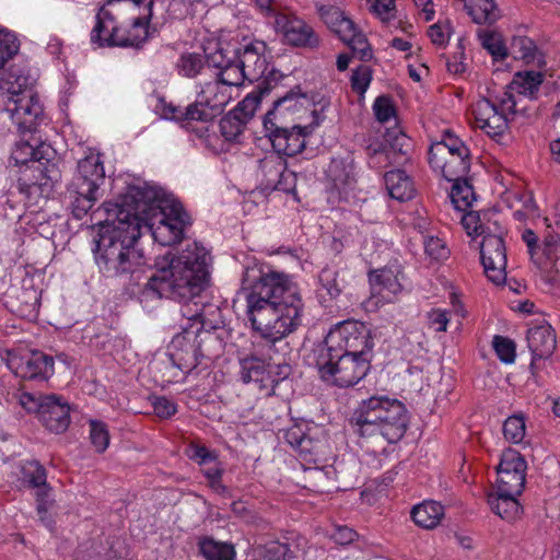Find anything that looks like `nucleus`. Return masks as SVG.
Instances as JSON below:
<instances>
[{"label":"nucleus","instance_id":"46","mask_svg":"<svg viewBox=\"0 0 560 560\" xmlns=\"http://www.w3.org/2000/svg\"><path fill=\"white\" fill-rule=\"evenodd\" d=\"M481 45L494 59H504L508 55L502 37L499 33L483 31L479 33Z\"/></svg>","mask_w":560,"mask_h":560},{"label":"nucleus","instance_id":"32","mask_svg":"<svg viewBox=\"0 0 560 560\" xmlns=\"http://www.w3.org/2000/svg\"><path fill=\"white\" fill-rule=\"evenodd\" d=\"M464 8L476 24H493L501 16L493 0H464Z\"/></svg>","mask_w":560,"mask_h":560},{"label":"nucleus","instance_id":"59","mask_svg":"<svg viewBox=\"0 0 560 560\" xmlns=\"http://www.w3.org/2000/svg\"><path fill=\"white\" fill-rule=\"evenodd\" d=\"M189 451V458L200 466L212 464L218 459L217 453L214 451H210L205 445L192 444L190 445Z\"/></svg>","mask_w":560,"mask_h":560},{"label":"nucleus","instance_id":"57","mask_svg":"<svg viewBox=\"0 0 560 560\" xmlns=\"http://www.w3.org/2000/svg\"><path fill=\"white\" fill-rule=\"evenodd\" d=\"M427 322L434 331L444 332L450 322L448 312L443 308H432L427 313Z\"/></svg>","mask_w":560,"mask_h":560},{"label":"nucleus","instance_id":"26","mask_svg":"<svg viewBox=\"0 0 560 560\" xmlns=\"http://www.w3.org/2000/svg\"><path fill=\"white\" fill-rule=\"evenodd\" d=\"M314 130L313 126L292 125L269 138L273 150L280 155L293 156L305 148V138Z\"/></svg>","mask_w":560,"mask_h":560},{"label":"nucleus","instance_id":"4","mask_svg":"<svg viewBox=\"0 0 560 560\" xmlns=\"http://www.w3.org/2000/svg\"><path fill=\"white\" fill-rule=\"evenodd\" d=\"M139 220L119 209L116 220L103 228L97 241L95 261L106 277L133 273L145 265L143 253L137 248Z\"/></svg>","mask_w":560,"mask_h":560},{"label":"nucleus","instance_id":"9","mask_svg":"<svg viewBox=\"0 0 560 560\" xmlns=\"http://www.w3.org/2000/svg\"><path fill=\"white\" fill-rule=\"evenodd\" d=\"M429 164L446 180L463 179L470 170V151L457 137L446 133L429 149Z\"/></svg>","mask_w":560,"mask_h":560},{"label":"nucleus","instance_id":"5","mask_svg":"<svg viewBox=\"0 0 560 560\" xmlns=\"http://www.w3.org/2000/svg\"><path fill=\"white\" fill-rule=\"evenodd\" d=\"M351 423L365 444L385 450L386 444L397 443L404 438L408 425L407 410L395 398L372 396L359 404Z\"/></svg>","mask_w":560,"mask_h":560},{"label":"nucleus","instance_id":"41","mask_svg":"<svg viewBox=\"0 0 560 560\" xmlns=\"http://www.w3.org/2000/svg\"><path fill=\"white\" fill-rule=\"evenodd\" d=\"M206 65L203 55L198 52H184L176 62L178 74L186 78L197 77Z\"/></svg>","mask_w":560,"mask_h":560},{"label":"nucleus","instance_id":"64","mask_svg":"<svg viewBox=\"0 0 560 560\" xmlns=\"http://www.w3.org/2000/svg\"><path fill=\"white\" fill-rule=\"evenodd\" d=\"M192 304L195 306L194 310L190 307V304L187 303L182 307L180 312L184 317H186L188 320L192 322L191 326H195V325L197 326V331H199L203 326L202 307L199 306L198 303H196V302H194Z\"/></svg>","mask_w":560,"mask_h":560},{"label":"nucleus","instance_id":"17","mask_svg":"<svg viewBox=\"0 0 560 560\" xmlns=\"http://www.w3.org/2000/svg\"><path fill=\"white\" fill-rule=\"evenodd\" d=\"M276 31L291 46L316 48L320 39L314 28L293 13L277 12L275 14Z\"/></svg>","mask_w":560,"mask_h":560},{"label":"nucleus","instance_id":"14","mask_svg":"<svg viewBox=\"0 0 560 560\" xmlns=\"http://www.w3.org/2000/svg\"><path fill=\"white\" fill-rule=\"evenodd\" d=\"M236 97L237 93H234L232 88H228L214 78L202 85L196 101L191 103L189 114L192 116L196 114L197 121H210Z\"/></svg>","mask_w":560,"mask_h":560},{"label":"nucleus","instance_id":"19","mask_svg":"<svg viewBox=\"0 0 560 560\" xmlns=\"http://www.w3.org/2000/svg\"><path fill=\"white\" fill-rule=\"evenodd\" d=\"M22 478L28 487L36 489V510L42 522L47 520V513L54 505L51 488L46 482L45 468L36 460L26 462L22 466Z\"/></svg>","mask_w":560,"mask_h":560},{"label":"nucleus","instance_id":"7","mask_svg":"<svg viewBox=\"0 0 560 560\" xmlns=\"http://www.w3.org/2000/svg\"><path fill=\"white\" fill-rule=\"evenodd\" d=\"M104 178L105 171L100 154L92 152L78 162L77 173L67 188L75 218H83L93 208Z\"/></svg>","mask_w":560,"mask_h":560},{"label":"nucleus","instance_id":"31","mask_svg":"<svg viewBox=\"0 0 560 560\" xmlns=\"http://www.w3.org/2000/svg\"><path fill=\"white\" fill-rule=\"evenodd\" d=\"M385 185L389 196L398 201L413 197L415 187L411 178L402 170H393L385 174Z\"/></svg>","mask_w":560,"mask_h":560},{"label":"nucleus","instance_id":"22","mask_svg":"<svg viewBox=\"0 0 560 560\" xmlns=\"http://www.w3.org/2000/svg\"><path fill=\"white\" fill-rule=\"evenodd\" d=\"M402 268L397 262L370 273V282L374 294L380 295L385 302H392L404 289L401 279Z\"/></svg>","mask_w":560,"mask_h":560},{"label":"nucleus","instance_id":"10","mask_svg":"<svg viewBox=\"0 0 560 560\" xmlns=\"http://www.w3.org/2000/svg\"><path fill=\"white\" fill-rule=\"evenodd\" d=\"M521 112L511 96L499 95L495 103L480 98L471 106L474 127L494 140H499L508 131L509 121Z\"/></svg>","mask_w":560,"mask_h":560},{"label":"nucleus","instance_id":"34","mask_svg":"<svg viewBox=\"0 0 560 560\" xmlns=\"http://www.w3.org/2000/svg\"><path fill=\"white\" fill-rule=\"evenodd\" d=\"M327 176L339 190L350 187L355 182L352 160L332 159L327 170Z\"/></svg>","mask_w":560,"mask_h":560},{"label":"nucleus","instance_id":"33","mask_svg":"<svg viewBox=\"0 0 560 560\" xmlns=\"http://www.w3.org/2000/svg\"><path fill=\"white\" fill-rule=\"evenodd\" d=\"M444 516V508L435 501H424L416 505L411 511L413 522L424 528L436 527Z\"/></svg>","mask_w":560,"mask_h":560},{"label":"nucleus","instance_id":"35","mask_svg":"<svg viewBox=\"0 0 560 560\" xmlns=\"http://www.w3.org/2000/svg\"><path fill=\"white\" fill-rule=\"evenodd\" d=\"M544 257L540 267L548 275L550 281H556L560 276V237L556 235L545 237Z\"/></svg>","mask_w":560,"mask_h":560},{"label":"nucleus","instance_id":"37","mask_svg":"<svg viewBox=\"0 0 560 560\" xmlns=\"http://www.w3.org/2000/svg\"><path fill=\"white\" fill-rule=\"evenodd\" d=\"M199 550L207 560H234V546L228 542L217 541L212 538H203L199 541Z\"/></svg>","mask_w":560,"mask_h":560},{"label":"nucleus","instance_id":"54","mask_svg":"<svg viewBox=\"0 0 560 560\" xmlns=\"http://www.w3.org/2000/svg\"><path fill=\"white\" fill-rule=\"evenodd\" d=\"M259 104V96L249 94L240 102L232 112L247 124V121L255 115Z\"/></svg>","mask_w":560,"mask_h":560},{"label":"nucleus","instance_id":"48","mask_svg":"<svg viewBox=\"0 0 560 560\" xmlns=\"http://www.w3.org/2000/svg\"><path fill=\"white\" fill-rule=\"evenodd\" d=\"M246 122L232 110L221 118L220 130L226 140H235L244 130Z\"/></svg>","mask_w":560,"mask_h":560},{"label":"nucleus","instance_id":"21","mask_svg":"<svg viewBox=\"0 0 560 560\" xmlns=\"http://www.w3.org/2000/svg\"><path fill=\"white\" fill-rule=\"evenodd\" d=\"M300 98L305 97L288 93L275 102L273 107L267 112L264 118V128L268 138L294 125L292 112L301 105Z\"/></svg>","mask_w":560,"mask_h":560},{"label":"nucleus","instance_id":"3","mask_svg":"<svg viewBox=\"0 0 560 560\" xmlns=\"http://www.w3.org/2000/svg\"><path fill=\"white\" fill-rule=\"evenodd\" d=\"M166 265L152 275L147 284L160 298L190 302L206 288L209 277V255L197 243L187 245L182 253L171 258Z\"/></svg>","mask_w":560,"mask_h":560},{"label":"nucleus","instance_id":"28","mask_svg":"<svg viewBox=\"0 0 560 560\" xmlns=\"http://www.w3.org/2000/svg\"><path fill=\"white\" fill-rule=\"evenodd\" d=\"M527 345L533 361L550 358L557 347L553 328L546 322L530 326L527 330Z\"/></svg>","mask_w":560,"mask_h":560},{"label":"nucleus","instance_id":"43","mask_svg":"<svg viewBox=\"0 0 560 560\" xmlns=\"http://www.w3.org/2000/svg\"><path fill=\"white\" fill-rule=\"evenodd\" d=\"M462 225L469 236H485L492 232L491 225L481 220L478 211H467L462 217Z\"/></svg>","mask_w":560,"mask_h":560},{"label":"nucleus","instance_id":"62","mask_svg":"<svg viewBox=\"0 0 560 560\" xmlns=\"http://www.w3.org/2000/svg\"><path fill=\"white\" fill-rule=\"evenodd\" d=\"M154 413L160 418H171L177 412V405L166 397H156L153 402Z\"/></svg>","mask_w":560,"mask_h":560},{"label":"nucleus","instance_id":"47","mask_svg":"<svg viewBox=\"0 0 560 560\" xmlns=\"http://www.w3.org/2000/svg\"><path fill=\"white\" fill-rule=\"evenodd\" d=\"M304 476V488L311 489L313 491L322 492L325 490L326 482L328 479L327 471L320 467H303Z\"/></svg>","mask_w":560,"mask_h":560},{"label":"nucleus","instance_id":"12","mask_svg":"<svg viewBox=\"0 0 560 560\" xmlns=\"http://www.w3.org/2000/svg\"><path fill=\"white\" fill-rule=\"evenodd\" d=\"M373 342L363 323L347 320L331 329L318 349L370 358Z\"/></svg>","mask_w":560,"mask_h":560},{"label":"nucleus","instance_id":"63","mask_svg":"<svg viewBox=\"0 0 560 560\" xmlns=\"http://www.w3.org/2000/svg\"><path fill=\"white\" fill-rule=\"evenodd\" d=\"M372 10L382 21H389L395 16V0H375Z\"/></svg>","mask_w":560,"mask_h":560},{"label":"nucleus","instance_id":"42","mask_svg":"<svg viewBox=\"0 0 560 560\" xmlns=\"http://www.w3.org/2000/svg\"><path fill=\"white\" fill-rule=\"evenodd\" d=\"M191 108V104L182 108L179 106L174 105L173 103H167L165 100L161 98L155 106L156 113L165 118L175 121H197V115L189 114V109Z\"/></svg>","mask_w":560,"mask_h":560},{"label":"nucleus","instance_id":"39","mask_svg":"<svg viewBox=\"0 0 560 560\" xmlns=\"http://www.w3.org/2000/svg\"><path fill=\"white\" fill-rule=\"evenodd\" d=\"M259 168L266 178V185L277 188L285 171V162L279 155H267L260 160Z\"/></svg>","mask_w":560,"mask_h":560},{"label":"nucleus","instance_id":"58","mask_svg":"<svg viewBox=\"0 0 560 560\" xmlns=\"http://www.w3.org/2000/svg\"><path fill=\"white\" fill-rule=\"evenodd\" d=\"M371 70L366 66L359 67L351 77V86L359 94L365 93L371 83Z\"/></svg>","mask_w":560,"mask_h":560},{"label":"nucleus","instance_id":"55","mask_svg":"<svg viewBox=\"0 0 560 560\" xmlns=\"http://www.w3.org/2000/svg\"><path fill=\"white\" fill-rule=\"evenodd\" d=\"M425 254L434 260H443L448 257V248L445 242L436 236H429L424 241Z\"/></svg>","mask_w":560,"mask_h":560},{"label":"nucleus","instance_id":"61","mask_svg":"<svg viewBox=\"0 0 560 560\" xmlns=\"http://www.w3.org/2000/svg\"><path fill=\"white\" fill-rule=\"evenodd\" d=\"M319 282L330 296H336L341 292L337 272L334 269H323L319 273Z\"/></svg>","mask_w":560,"mask_h":560},{"label":"nucleus","instance_id":"38","mask_svg":"<svg viewBox=\"0 0 560 560\" xmlns=\"http://www.w3.org/2000/svg\"><path fill=\"white\" fill-rule=\"evenodd\" d=\"M452 182L451 201L457 210L466 211L475 200L472 186L468 183L466 176L463 179Z\"/></svg>","mask_w":560,"mask_h":560},{"label":"nucleus","instance_id":"8","mask_svg":"<svg viewBox=\"0 0 560 560\" xmlns=\"http://www.w3.org/2000/svg\"><path fill=\"white\" fill-rule=\"evenodd\" d=\"M316 365L325 382L349 387L366 375L370 370V358L341 353L340 349H318Z\"/></svg>","mask_w":560,"mask_h":560},{"label":"nucleus","instance_id":"50","mask_svg":"<svg viewBox=\"0 0 560 560\" xmlns=\"http://www.w3.org/2000/svg\"><path fill=\"white\" fill-rule=\"evenodd\" d=\"M452 26L450 22H438L428 30V36L436 47H445L450 40Z\"/></svg>","mask_w":560,"mask_h":560},{"label":"nucleus","instance_id":"49","mask_svg":"<svg viewBox=\"0 0 560 560\" xmlns=\"http://www.w3.org/2000/svg\"><path fill=\"white\" fill-rule=\"evenodd\" d=\"M493 349L498 358L504 363H513L516 357L515 342L503 336H494L492 341Z\"/></svg>","mask_w":560,"mask_h":560},{"label":"nucleus","instance_id":"13","mask_svg":"<svg viewBox=\"0 0 560 560\" xmlns=\"http://www.w3.org/2000/svg\"><path fill=\"white\" fill-rule=\"evenodd\" d=\"M318 14L326 26L357 52L362 60L372 57V50L365 35L357 28L354 22L340 8L322 5L318 8Z\"/></svg>","mask_w":560,"mask_h":560},{"label":"nucleus","instance_id":"29","mask_svg":"<svg viewBox=\"0 0 560 560\" xmlns=\"http://www.w3.org/2000/svg\"><path fill=\"white\" fill-rule=\"evenodd\" d=\"M541 83L542 74L540 72H518L514 75L512 82L506 85L505 90L500 95L511 96L512 101L516 103L517 107L521 102V96L533 97L537 93Z\"/></svg>","mask_w":560,"mask_h":560},{"label":"nucleus","instance_id":"51","mask_svg":"<svg viewBox=\"0 0 560 560\" xmlns=\"http://www.w3.org/2000/svg\"><path fill=\"white\" fill-rule=\"evenodd\" d=\"M19 46L13 34L0 31V69L18 52Z\"/></svg>","mask_w":560,"mask_h":560},{"label":"nucleus","instance_id":"25","mask_svg":"<svg viewBox=\"0 0 560 560\" xmlns=\"http://www.w3.org/2000/svg\"><path fill=\"white\" fill-rule=\"evenodd\" d=\"M15 374L27 380H48L54 374V358L40 351H32L19 361L11 360Z\"/></svg>","mask_w":560,"mask_h":560},{"label":"nucleus","instance_id":"15","mask_svg":"<svg viewBox=\"0 0 560 560\" xmlns=\"http://www.w3.org/2000/svg\"><path fill=\"white\" fill-rule=\"evenodd\" d=\"M7 112L12 121L22 131H32L39 119H42L44 109L38 97L32 90H12L9 91Z\"/></svg>","mask_w":560,"mask_h":560},{"label":"nucleus","instance_id":"44","mask_svg":"<svg viewBox=\"0 0 560 560\" xmlns=\"http://www.w3.org/2000/svg\"><path fill=\"white\" fill-rule=\"evenodd\" d=\"M526 433L525 419L521 415L509 417L503 423V434L506 441L518 444Z\"/></svg>","mask_w":560,"mask_h":560},{"label":"nucleus","instance_id":"60","mask_svg":"<svg viewBox=\"0 0 560 560\" xmlns=\"http://www.w3.org/2000/svg\"><path fill=\"white\" fill-rule=\"evenodd\" d=\"M386 142L398 153L406 155L410 147L409 138L400 130L389 131L385 135Z\"/></svg>","mask_w":560,"mask_h":560},{"label":"nucleus","instance_id":"53","mask_svg":"<svg viewBox=\"0 0 560 560\" xmlns=\"http://www.w3.org/2000/svg\"><path fill=\"white\" fill-rule=\"evenodd\" d=\"M317 443H315L310 436L305 435V438L302 439V442L295 450L302 467L316 463L315 455L317 453Z\"/></svg>","mask_w":560,"mask_h":560},{"label":"nucleus","instance_id":"56","mask_svg":"<svg viewBox=\"0 0 560 560\" xmlns=\"http://www.w3.org/2000/svg\"><path fill=\"white\" fill-rule=\"evenodd\" d=\"M373 112L380 122H387L395 117V107L387 96H378L373 104Z\"/></svg>","mask_w":560,"mask_h":560},{"label":"nucleus","instance_id":"18","mask_svg":"<svg viewBox=\"0 0 560 560\" xmlns=\"http://www.w3.org/2000/svg\"><path fill=\"white\" fill-rule=\"evenodd\" d=\"M480 257L485 273L494 284H501L506 278V249L500 234L488 233L480 243Z\"/></svg>","mask_w":560,"mask_h":560},{"label":"nucleus","instance_id":"30","mask_svg":"<svg viewBox=\"0 0 560 560\" xmlns=\"http://www.w3.org/2000/svg\"><path fill=\"white\" fill-rule=\"evenodd\" d=\"M521 494H510L499 491L488 494V504L491 511L502 520L512 523L518 520L523 513V508L518 501Z\"/></svg>","mask_w":560,"mask_h":560},{"label":"nucleus","instance_id":"36","mask_svg":"<svg viewBox=\"0 0 560 560\" xmlns=\"http://www.w3.org/2000/svg\"><path fill=\"white\" fill-rule=\"evenodd\" d=\"M254 555L260 560H291L295 557L294 550L287 542L270 540L254 548Z\"/></svg>","mask_w":560,"mask_h":560},{"label":"nucleus","instance_id":"52","mask_svg":"<svg viewBox=\"0 0 560 560\" xmlns=\"http://www.w3.org/2000/svg\"><path fill=\"white\" fill-rule=\"evenodd\" d=\"M210 467H205L202 472L208 480L209 487L217 493H224L226 487L222 483L223 467L215 460Z\"/></svg>","mask_w":560,"mask_h":560},{"label":"nucleus","instance_id":"23","mask_svg":"<svg viewBox=\"0 0 560 560\" xmlns=\"http://www.w3.org/2000/svg\"><path fill=\"white\" fill-rule=\"evenodd\" d=\"M267 46L255 40L246 45L237 56V62L247 77V81H258L268 73L269 63L266 57Z\"/></svg>","mask_w":560,"mask_h":560},{"label":"nucleus","instance_id":"20","mask_svg":"<svg viewBox=\"0 0 560 560\" xmlns=\"http://www.w3.org/2000/svg\"><path fill=\"white\" fill-rule=\"evenodd\" d=\"M35 150L28 142H18L12 151L11 159L15 165H25L22 175L18 179V189L25 196H30L33 190H37V174H42L39 165L35 161Z\"/></svg>","mask_w":560,"mask_h":560},{"label":"nucleus","instance_id":"24","mask_svg":"<svg viewBox=\"0 0 560 560\" xmlns=\"http://www.w3.org/2000/svg\"><path fill=\"white\" fill-rule=\"evenodd\" d=\"M272 369L261 359L256 357L245 358L241 361V380L244 383H255L258 389L266 390L267 395L275 394L278 380L273 375Z\"/></svg>","mask_w":560,"mask_h":560},{"label":"nucleus","instance_id":"27","mask_svg":"<svg viewBox=\"0 0 560 560\" xmlns=\"http://www.w3.org/2000/svg\"><path fill=\"white\" fill-rule=\"evenodd\" d=\"M187 330L184 335L173 338L170 347V358L175 366L183 372H190L199 364V347L196 336L189 338Z\"/></svg>","mask_w":560,"mask_h":560},{"label":"nucleus","instance_id":"2","mask_svg":"<svg viewBox=\"0 0 560 560\" xmlns=\"http://www.w3.org/2000/svg\"><path fill=\"white\" fill-rule=\"evenodd\" d=\"M153 0H106L96 14L91 42L100 46H139L149 36Z\"/></svg>","mask_w":560,"mask_h":560},{"label":"nucleus","instance_id":"6","mask_svg":"<svg viewBox=\"0 0 560 560\" xmlns=\"http://www.w3.org/2000/svg\"><path fill=\"white\" fill-rule=\"evenodd\" d=\"M131 217L139 220V230L147 228L155 242L163 246L180 243L184 232L191 224L190 217L176 201H159L145 205Z\"/></svg>","mask_w":560,"mask_h":560},{"label":"nucleus","instance_id":"45","mask_svg":"<svg viewBox=\"0 0 560 560\" xmlns=\"http://www.w3.org/2000/svg\"><path fill=\"white\" fill-rule=\"evenodd\" d=\"M90 441L97 453H104L109 445L107 425L98 420H90Z\"/></svg>","mask_w":560,"mask_h":560},{"label":"nucleus","instance_id":"16","mask_svg":"<svg viewBox=\"0 0 560 560\" xmlns=\"http://www.w3.org/2000/svg\"><path fill=\"white\" fill-rule=\"evenodd\" d=\"M526 470L524 457L517 451L506 448L497 468V489L510 494H522L526 483Z\"/></svg>","mask_w":560,"mask_h":560},{"label":"nucleus","instance_id":"40","mask_svg":"<svg viewBox=\"0 0 560 560\" xmlns=\"http://www.w3.org/2000/svg\"><path fill=\"white\" fill-rule=\"evenodd\" d=\"M214 78L228 88H232L233 92L237 94L238 89L247 81V77L237 61H229L224 68L215 72Z\"/></svg>","mask_w":560,"mask_h":560},{"label":"nucleus","instance_id":"11","mask_svg":"<svg viewBox=\"0 0 560 560\" xmlns=\"http://www.w3.org/2000/svg\"><path fill=\"white\" fill-rule=\"evenodd\" d=\"M18 400L27 412H35L50 432L62 433L70 424V408L60 396L23 392L18 395Z\"/></svg>","mask_w":560,"mask_h":560},{"label":"nucleus","instance_id":"1","mask_svg":"<svg viewBox=\"0 0 560 560\" xmlns=\"http://www.w3.org/2000/svg\"><path fill=\"white\" fill-rule=\"evenodd\" d=\"M246 304L253 329L270 348L301 326L304 304L295 283L285 273H264L252 285Z\"/></svg>","mask_w":560,"mask_h":560}]
</instances>
